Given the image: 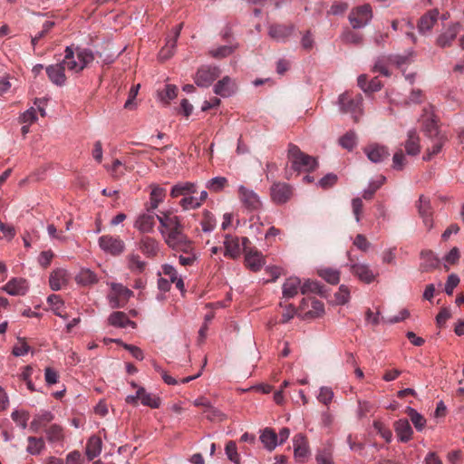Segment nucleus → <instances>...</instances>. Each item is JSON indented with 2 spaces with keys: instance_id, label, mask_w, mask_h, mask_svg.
<instances>
[{
  "instance_id": "nucleus-45",
  "label": "nucleus",
  "mask_w": 464,
  "mask_h": 464,
  "mask_svg": "<svg viewBox=\"0 0 464 464\" xmlns=\"http://www.w3.org/2000/svg\"><path fill=\"white\" fill-rule=\"evenodd\" d=\"M236 49L235 45L225 44L218 47H213L209 50V54L216 59H222L230 55Z\"/></svg>"
},
{
  "instance_id": "nucleus-63",
  "label": "nucleus",
  "mask_w": 464,
  "mask_h": 464,
  "mask_svg": "<svg viewBox=\"0 0 464 464\" xmlns=\"http://www.w3.org/2000/svg\"><path fill=\"white\" fill-rule=\"evenodd\" d=\"M322 292V285L315 281L307 280L305 281L301 287V293L303 295L308 294V293H321Z\"/></svg>"
},
{
  "instance_id": "nucleus-8",
  "label": "nucleus",
  "mask_w": 464,
  "mask_h": 464,
  "mask_svg": "<svg viewBox=\"0 0 464 464\" xmlns=\"http://www.w3.org/2000/svg\"><path fill=\"white\" fill-rule=\"evenodd\" d=\"M220 69L218 66L203 65L201 66L194 78L195 83L198 87H208L220 75Z\"/></svg>"
},
{
  "instance_id": "nucleus-47",
  "label": "nucleus",
  "mask_w": 464,
  "mask_h": 464,
  "mask_svg": "<svg viewBox=\"0 0 464 464\" xmlns=\"http://www.w3.org/2000/svg\"><path fill=\"white\" fill-rule=\"evenodd\" d=\"M29 445L26 451L31 455H38L44 448V441L42 438L28 437Z\"/></svg>"
},
{
  "instance_id": "nucleus-10",
  "label": "nucleus",
  "mask_w": 464,
  "mask_h": 464,
  "mask_svg": "<svg viewBox=\"0 0 464 464\" xmlns=\"http://www.w3.org/2000/svg\"><path fill=\"white\" fill-rule=\"evenodd\" d=\"M347 266H349L352 274L365 284H371L378 276V274L375 273L367 263H354L351 260L350 263L347 264Z\"/></svg>"
},
{
  "instance_id": "nucleus-22",
  "label": "nucleus",
  "mask_w": 464,
  "mask_h": 464,
  "mask_svg": "<svg viewBox=\"0 0 464 464\" xmlns=\"http://www.w3.org/2000/svg\"><path fill=\"white\" fill-rule=\"evenodd\" d=\"M439 12L436 9L430 10L423 14L418 23V30L420 34L430 32L438 21Z\"/></svg>"
},
{
  "instance_id": "nucleus-40",
  "label": "nucleus",
  "mask_w": 464,
  "mask_h": 464,
  "mask_svg": "<svg viewBox=\"0 0 464 464\" xmlns=\"http://www.w3.org/2000/svg\"><path fill=\"white\" fill-rule=\"evenodd\" d=\"M228 184V180L225 177L218 176L208 179L206 182V188L212 192L218 193L222 191Z\"/></svg>"
},
{
  "instance_id": "nucleus-25",
  "label": "nucleus",
  "mask_w": 464,
  "mask_h": 464,
  "mask_svg": "<svg viewBox=\"0 0 464 464\" xmlns=\"http://www.w3.org/2000/svg\"><path fill=\"white\" fill-rule=\"evenodd\" d=\"M225 256L231 258H237L241 254V245L237 237L225 236L224 240Z\"/></svg>"
},
{
  "instance_id": "nucleus-42",
  "label": "nucleus",
  "mask_w": 464,
  "mask_h": 464,
  "mask_svg": "<svg viewBox=\"0 0 464 464\" xmlns=\"http://www.w3.org/2000/svg\"><path fill=\"white\" fill-rule=\"evenodd\" d=\"M46 437L49 442H62L64 439L63 428L57 424H53L46 430Z\"/></svg>"
},
{
  "instance_id": "nucleus-29",
  "label": "nucleus",
  "mask_w": 464,
  "mask_h": 464,
  "mask_svg": "<svg viewBox=\"0 0 464 464\" xmlns=\"http://www.w3.org/2000/svg\"><path fill=\"white\" fill-rule=\"evenodd\" d=\"M102 450V441L100 437L91 436L86 443L85 454L89 460L98 457Z\"/></svg>"
},
{
  "instance_id": "nucleus-61",
  "label": "nucleus",
  "mask_w": 464,
  "mask_h": 464,
  "mask_svg": "<svg viewBox=\"0 0 464 464\" xmlns=\"http://www.w3.org/2000/svg\"><path fill=\"white\" fill-rule=\"evenodd\" d=\"M182 24L177 25L171 32V34L167 37L166 44L164 47L171 49L175 52L178 38L179 37Z\"/></svg>"
},
{
  "instance_id": "nucleus-64",
  "label": "nucleus",
  "mask_w": 464,
  "mask_h": 464,
  "mask_svg": "<svg viewBox=\"0 0 464 464\" xmlns=\"http://www.w3.org/2000/svg\"><path fill=\"white\" fill-rule=\"evenodd\" d=\"M373 428L385 440V441L390 442L392 440V433L383 425L382 422L375 420L373 422Z\"/></svg>"
},
{
  "instance_id": "nucleus-4",
  "label": "nucleus",
  "mask_w": 464,
  "mask_h": 464,
  "mask_svg": "<svg viewBox=\"0 0 464 464\" xmlns=\"http://www.w3.org/2000/svg\"><path fill=\"white\" fill-rule=\"evenodd\" d=\"M165 243L177 251L188 252L191 249V243L183 233V226L162 236Z\"/></svg>"
},
{
  "instance_id": "nucleus-19",
  "label": "nucleus",
  "mask_w": 464,
  "mask_h": 464,
  "mask_svg": "<svg viewBox=\"0 0 464 464\" xmlns=\"http://www.w3.org/2000/svg\"><path fill=\"white\" fill-rule=\"evenodd\" d=\"M416 57V53L412 48L407 49L401 54H391L387 57V61L401 69L403 66L411 63Z\"/></svg>"
},
{
  "instance_id": "nucleus-50",
  "label": "nucleus",
  "mask_w": 464,
  "mask_h": 464,
  "mask_svg": "<svg viewBox=\"0 0 464 464\" xmlns=\"http://www.w3.org/2000/svg\"><path fill=\"white\" fill-rule=\"evenodd\" d=\"M178 88L173 84H167L164 91L159 92V98L165 105L177 97Z\"/></svg>"
},
{
  "instance_id": "nucleus-23",
  "label": "nucleus",
  "mask_w": 464,
  "mask_h": 464,
  "mask_svg": "<svg viewBox=\"0 0 464 464\" xmlns=\"http://www.w3.org/2000/svg\"><path fill=\"white\" fill-rule=\"evenodd\" d=\"M69 276L67 271L63 268H57L53 270L50 275V287L53 291H58L67 284Z\"/></svg>"
},
{
  "instance_id": "nucleus-38",
  "label": "nucleus",
  "mask_w": 464,
  "mask_h": 464,
  "mask_svg": "<svg viewBox=\"0 0 464 464\" xmlns=\"http://www.w3.org/2000/svg\"><path fill=\"white\" fill-rule=\"evenodd\" d=\"M318 276L332 285H336L340 281V271L331 267H323L318 269Z\"/></svg>"
},
{
  "instance_id": "nucleus-7",
  "label": "nucleus",
  "mask_w": 464,
  "mask_h": 464,
  "mask_svg": "<svg viewBox=\"0 0 464 464\" xmlns=\"http://www.w3.org/2000/svg\"><path fill=\"white\" fill-rule=\"evenodd\" d=\"M98 244L103 252L114 256L121 255L125 250V243L120 237L104 235L99 237Z\"/></svg>"
},
{
  "instance_id": "nucleus-58",
  "label": "nucleus",
  "mask_w": 464,
  "mask_h": 464,
  "mask_svg": "<svg viewBox=\"0 0 464 464\" xmlns=\"http://www.w3.org/2000/svg\"><path fill=\"white\" fill-rule=\"evenodd\" d=\"M204 218L201 221V227L205 233H209L214 230L216 227V219L212 213L208 210L204 211Z\"/></svg>"
},
{
  "instance_id": "nucleus-54",
  "label": "nucleus",
  "mask_w": 464,
  "mask_h": 464,
  "mask_svg": "<svg viewBox=\"0 0 464 464\" xmlns=\"http://www.w3.org/2000/svg\"><path fill=\"white\" fill-rule=\"evenodd\" d=\"M225 452L227 459L235 464H240V455L237 452V444L235 441L230 440L227 443Z\"/></svg>"
},
{
  "instance_id": "nucleus-46",
  "label": "nucleus",
  "mask_w": 464,
  "mask_h": 464,
  "mask_svg": "<svg viewBox=\"0 0 464 464\" xmlns=\"http://www.w3.org/2000/svg\"><path fill=\"white\" fill-rule=\"evenodd\" d=\"M423 128L426 135L429 136L430 138H433L436 136H443L442 134L440 133L437 122L432 115L426 117V119L424 120Z\"/></svg>"
},
{
  "instance_id": "nucleus-18",
  "label": "nucleus",
  "mask_w": 464,
  "mask_h": 464,
  "mask_svg": "<svg viewBox=\"0 0 464 464\" xmlns=\"http://www.w3.org/2000/svg\"><path fill=\"white\" fill-rule=\"evenodd\" d=\"M461 31V24L459 23L450 24L442 32L437 39V44L440 47H446L450 45L451 42L456 38L459 33Z\"/></svg>"
},
{
  "instance_id": "nucleus-27",
  "label": "nucleus",
  "mask_w": 464,
  "mask_h": 464,
  "mask_svg": "<svg viewBox=\"0 0 464 464\" xmlns=\"http://www.w3.org/2000/svg\"><path fill=\"white\" fill-rule=\"evenodd\" d=\"M246 266L253 272L259 271L265 265L263 255L257 250H248L245 255Z\"/></svg>"
},
{
  "instance_id": "nucleus-52",
  "label": "nucleus",
  "mask_w": 464,
  "mask_h": 464,
  "mask_svg": "<svg viewBox=\"0 0 464 464\" xmlns=\"http://www.w3.org/2000/svg\"><path fill=\"white\" fill-rule=\"evenodd\" d=\"M385 177L381 176L378 180L369 182L368 188L363 189L362 198L364 199H371L375 191L384 183Z\"/></svg>"
},
{
  "instance_id": "nucleus-62",
  "label": "nucleus",
  "mask_w": 464,
  "mask_h": 464,
  "mask_svg": "<svg viewBox=\"0 0 464 464\" xmlns=\"http://www.w3.org/2000/svg\"><path fill=\"white\" fill-rule=\"evenodd\" d=\"M335 301L338 304H345L350 300V291L344 285H340L338 291L334 295Z\"/></svg>"
},
{
  "instance_id": "nucleus-31",
  "label": "nucleus",
  "mask_w": 464,
  "mask_h": 464,
  "mask_svg": "<svg viewBox=\"0 0 464 464\" xmlns=\"http://www.w3.org/2000/svg\"><path fill=\"white\" fill-rule=\"evenodd\" d=\"M150 188V206L147 208L154 211L164 201L166 189L157 184H151Z\"/></svg>"
},
{
  "instance_id": "nucleus-21",
  "label": "nucleus",
  "mask_w": 464,
  "mask_h": 464,
  "mask_svg": "<svg viewBox=\"0 0 464 464\" xmlns=\"http://www.w3.org/2000/svg\"><path fill=\"white\" fill-rule=\"evenodd\" d=\"M418 209L426 228L429 230L431 229L433 227V221L430 199L424 196H420L419 198Z\"/></svg>"
},
{
  "instance_id": "nucleus-9",
  "label": "nucleus",
  "mask_w": 464,
  "mask_h": 464,
  "mask_svg": "<svg viewBox=\"0 0 464 464\" xmlns=\"http://www.w3.org/2000/svg\"><path fill=\"white\" fill-rule=\"evenodd\" d=\"M157 220L160 223L159 232L160 233L161 237L172 230L179 229L183 226L181 224L180 218L178 216L173 215L168 211L160 212L157 216Z\"/></svg>"
},
{
  "instance_id": "nucleus-56",
  "label": "nucleus",
  "mask_w": 464,
  "mask_h": 464,
  "mask_svg": "<svg viewBox=\"0 0 464 464\" xmlns=\"http://www.w3.org/2000/svg\"><path fill=\"white\" fill-rule=\"evenodd\" d=\"M203 412L206 415V418L211 421H221L225 419V414L211 403L203 411Z\"/></svg>"
},
{
  "instance_id": "nucleus-15",
  "label": "nucleus",
  "mask_w": 464,
  "mask_h": 464,
  "mask_svg": "<svg viewBox=\"0 0 464 464\" xmlns=\"http://www.w3.org/2000/svg\"><path fill=\"white\" fill-rule=\"evenodd\" d=\"M270 191L272 200L276 204L285 203L292 196V188L286 183H275L271 187Z\"/></svg>"
},
{
  "instance_id": "nucleus-53",
  "label": "nucleus",
  "mask_w": 464,
  "mask_h": 464,
  "mask_svg": "<svg viewBox=\"0 0 464 464\" xmlns=\"http://www.w3.org/2000/svg\"><path fill=\"white\" fill-rule=\"evenodd\" d=\"M341 39L343 43L352 44H361L362 42V36L351 29L344 30L341 35Z\"/></svg>"
},
{
  "instance_id": "nucleus-41",
  "label": "nucleus",
  "mask_w": 464,
  "mask_h": 464,
  "mask_svg": "<svg viewBox=\"0 0 464 464\" xmlns=\"http://www.w3.org/2000/svg\"><path fill=\"white\" fill-rule=\"evenodd\" d=\"M406 413L409 415L412 424L414 425L415 429L418 431H421L425 425H426V420L425 418L419 413L415 409L408 406L406 408Z\"/></svg>"
},
{
  "instance_id": "nucleus-26",
  "label": "nucleus",
  "mask_w": 464,
  "mask_h": 464,
  "mask_svg": "<svg viewBox=\"0 0 464 464\" xmlns=\"http://www.w3.org/2000/svg\"><path fill=\"white\" fill-rule=\"evenodd\" d=\"M293 446L295 459L299 461H304L309 453L308 445L304 436L301 433L295 435L293 439Z\"/></svg>"
},
{
  "instance_id": "nucleus-57",
  "label": "nucleus",
  "mask_w": 464,
  "mask_h": 464,
  "mask_svg": "<svg viewBox=\"0 0 464 464\" xmlns=\"http://www.w3.org/2000/svg\"><path fill=\"white\" fill-rule=\"evenodd\" d=\"M12 420L22 429L27 427L29 413L26 411L14 410L11 414Z\"/></svg>"
},
{
  "instance_id": "nucleus-16",
  "label": "nucleus",
  "mask_w": 464,
  "mask_h": 464,
  "mask_svg": "<svg viewBox=\"0 0 464 464\" xmlns=\"http://www.w3.org/2000/svg\"><path fill=\"white\" fill-rule=\"evenodd\" d=\"M65 66L63 64V62H60L55 64H52L46 67V73L50 79V81L57 85L63 86L66 82L65 76Z\"/></svg>"
},
{
  "instance_id": "nucleus-14",
  "label": "nucleus",
  "mask_w": 464,
  "mask_h": 464,
  "mask_svg": "<svg viewBox=\"0 0 464 464\" xmlns=\"http://www.w3.org/2000/svg\"><path fill=\"white\" fill-rule=\"evenodd\" d=\"M363 150L372 163L383 162L390 156V151L386 146L376 143L368 145Z\"/></svg>"
},
{
  "instance_id": "nucleus-12",
  "label": "nucleus",
  "mask_w": 464,
  "mask_h": 464,
  "mask_svg": "<svg viewBox=\"0 0 464 464\" xmlns=\"http://www.w3.org/2000/svg\"><path fill=\"white\" fill-rule=\"evenodd\" d=\"M157 216L158 215L154 214L153 210L147 208L146 212H143L137 217L134 222V227L141 233L153 232Z\"/></svg>"
},
{
  "instance_id": "nucleus-55",
  "label": "nucleus",
  "mask_w": 464,
  "mask_h": 464,
  "mask_svg": "<svg viewBox=\"0 0 464 464\" xmlns=\"http://www.w3.org/2000/svg\"><path fill=\"white\" fill-rule=\"evenodd\" d=\"M334 396V393L332 388H330L328 386H322L319 389V393L316 396V399L318 400V401H320L324 405L328 406L331 403V401H333Z\"/></svg>"
},
{
  "instance_id": "nucleus-34",
  "label": "nucleus",
  "mask_w": 464,
  "mask_h": 464,
  "mask_svg": "<svg viewBox=\"0 0 464 464\" xmlns=\"http://www.w3.org/2000/svg\"><path fill=\"white\" fill-rule=\"evenodd\" d=\"M260 440L268 451L274 450L279 445L277 434L269 428H266L263 430L260 435Z\"/></svg>"
},
{
  "instance_id": "nucleus-1",
  "label": "nucleus",
  "mask_w": 464,
  "mask_h": 464,
  "mask_svg": "<svg viewBox=\"0 0 464 464\" xmlns=\"http://www.w3.org/2000/svg\"><path fill=\"white\" fill-rule=\"evenodd\" d=\"M94 60L93 53L87 48L67 46L63 64L68 72L78 73Z\"/></svg>"
},
{
  "instance_id": "nucleus-20",
  "label": "nucleus",
  "mask_w": 464,
  "mask_h": 464,
  "mask_svg": "<svg viewBox=\"0 0 464 464\" xmlns=\"http://www.w3.org/2000/svg\"><path fill=\"white\" fill-rule=\"evenodd\" d=\"M198 191V186L194 182L185 181L178 182L170 190L171 198L186 197L188 195H194Z\"/></svg>"
},
{
  "instance_id": "nucleus-17",
  "label": "nucleus",
  "mask_w": 464,
  "mask_h": 464,
  "mask_svg": "<svg viewBox=\"0 0 464 464\" xmlns=\"http://www.w3.org/2000/svg\"><path fill=\"white\" fill-rule=\"evenodd\" d=\"M28 289V282L22 277L13 278L4 286V290L10 295H24Z\"/></svg>"
},
{
  "instance_id": "nucleus-60",
  "label": "nucleus",
  "mask_w": 464,
  "mask_h": 464,
  "mask_svg": "<svg viewBox=\"0 0 464 464\" xmlns=\"http://www.w3.org/2000/svg\"><path fill=\"white\" fill-rule=\"evenodd\" d=\"M179 206L183 210H190L199 208L197 197H194L193 195H188L182 198L179 201Z\"/></svg>"
},
{
  "instance_id": "nucleus-28",
  "label": "nucleus",
  "mask_w": 464,
  "mask_h": 464,
  "mask_svg": "<svg viewBox=\"0 0 464 464\" xmlns=\"http://www.w3.org/2000/svg\"><path fill=\"white\" fill-rule=\"evenodd\" d=\"M301 280L298 277L291 276L285 280L282 286L283 297L290 299L295 297L301 291Z\"/></svg>"
},
{
  "instance_id": "nucleus-30",
  "label": "nucleus",
  "mask_w": 464,
  "mask_h": 464,
  "mask_svg": "<svg viewBox=\"0 0 464 464\" xmlns=\"http://www.w3.org/2000/svg\"><path fill=\"white\" fill-rule=\"evenodd\" d=\"M108 322L111 325L118 328H126L127 326H130L134 328L136 324L130 320L127 314L123 312H113L108 317Z\"/></svg>"
},
{
  "instance_id": "nucleus-44",
  "label": "nucleus",
  "mask_w": 464,
  "mask_h": 464,
  "mask_svg": "<svg viewBox=\"0 0 464 464\" xmlns=\"http://www.w3.org/2000/svg\"><path fill=\"white\" fill-rule=\"evenodd\" d=\"M431 140H432V145H431V148H429L428 149V152H427V155L423 157V159L425 160H430L432 156L438 154L443 145H444V142L446 140V138L443 136H436V137H433V138H430Z\"/></svg>"
},
{
  "instance_id": "nucleus-51",
  "label": "nucleus",
  "mask_w": 464,
  "mask_h": 464,
  "mask_svg": "<svg viewBox=\"0 0 464 464\" xmlns=\"http://www.w3.org/2000/svg\"><path fill=\"white\" fill-rule=\"evenodd\" d=\"M339 143L343 148L352 150L357 144L356 133L353 130L346 132L340 138Z\"/></svg>"
},
{
  "instance_id": "nucleus-36",
  "label": "nucleus",
  "mask_w": 464,
  "mask_h": 464,
  "mask_svg": "<svg viewBox=\"0 0 464 464\" xmlns=\"http://www.w3.org/2000/svg\"><path fill=\"white\" fill-rule=\"evenodd\" d=\"M420 256L422 259L420 266L423 271H430L440 264V259L430 250L422 251Z\"/></svg>"
},
{
  "instance_id": "nucleus-49",
  "label": "nucleus",
  "mask_w": 464,
  "mask_h": 464,
  "mask_svg": "<svg viewBox=\"0 0 464 464\" xmlns=\"http://www.w3.org/2000/svg\"><path fill=\"white\" fill-rule=\"evenodd\" d=\"M128 266L132 272L140 273L145 269L146 263L139 255L131 254L128 256Z\"/></svg>"
},
{
  "instance_id": "nucleus-39",
  "label": "nucleus",
  "mask_w": 464,
  "mask_h": 464,
  "mask_svg": "<svg viewBox=\"0 0 464 464\" xmlns=\"http://www.w3.org/2000/svg\"><path fill=\"white\" fill-rule=\"evenodd\" d=\"M78 284L82 285H93L98 281L96 274L87 268L82 269L75 277Z\"/></svg>"
},
{
  "instance_id": "nucleus-11",
  "label": "nucleus",
  "mask_w": 464,
  "mask_h": 464,
  "mask_svg": "<svg viewBox=\"0 0 464 464\" xmlns=\"http://www.w3.org/2000/svg\"><path fill=\"white\" fill-rule=\"evenodd\" d=\"M238 197L243 206L248 210H257L262 206L259 196L243 185L238 186Z\"/></svg>"
},
{
  "instance_id": "nucleus-3",
  "label": "nucleus",
  "mask_w": 464,
  "mask_h": 464,
  "mask_svg": "<svg viewBox=\"0 0 464 464\" xmlns=\"http://www.w3.org/2000/svg\"><path fill=\"white\" fill-rule=\"evenodd\" d=\"M362 101V97L360 94L353 97L348 92H343L339 95L337 105L342 113L351 114L353 120L357 121L363 112Z\"/></svg>"
},
{
  "instance_id": "nucleus-32",
  "label": "nucleus",
  "mask_w": 464,
  "mask_h": 464,
  "mask_svg": "<svg viewBox=\"0 0 464 464\" xmlns=\"http://www.w3.org/2000/svg\"><path fill=\"white\" fill-rule=\"evenodd\" d=\"M139 248L147 256H155L159 252V243L155 238L143 237L139 243Z\"/></svg>"
},
{
  "instance_id": "nucleus-5",
  "label": "nucleus",
  "mask_w": 464,
  "mask_h": 464,
  "mask_svg": "<svg viewBox=\"0 0 464 464\" xmlns=\"http://www.w3.org/2000/svg\"><path fill=\"white\" fill-rule=\"evenodd\" d=\"M111 293L108 295L109 304L111 308L123 307L133 295V292L119 283H111Z\"/></svg>"
},
{
  "instance_id": "nucleus-6",
  "label": "nucleus",
  "mask_w": 464,
  "mask_h": 464,
  "mask_svg": "<svg viewBox=\"0 0 464 464\" xmlns=\"http://www.w3.org/2000/svg\"><path fill=\"white\" fill-rule=\"evenodd\" d=\"M372 18V8L369 5H363L353 9L348 16L353 29L363 28Z\"/></svg>"
},
{
  "instance_id": "nucleus-2",
  "label": "nucleus",
  "mask_w": 464,
  "mask_h": 464,
  "mask_svg": "<svg viewBox=\"0 0 464 464\" xmlns=\"http://www.w3.org/2000/svg\"><path fill=\"white\" fill-rule=\"evenodd\" d=\"M287 158L291 162L292 169L297 172L313 171L317 167L315 158L304 153L296 145L289 144Z\"/></svg>"
},
{
  "instance_id": "nucleus-43",
  "label": "nucleus",
  "mask_w": 464,
  "mask_h": 464,
  "mask_svg": "<svg viewBox=\"0 0 464 464\" xmlns=\"http://www.w3.org/2000/svg\"><path fill=\"white\" fill-rule=\"evenodd\" d=\"M317 464H333V446L328 444L316 453Z\"/></svg>"
},
{
  "instance_id": "nucleus-13",
  "label": "nucleus",
  "mask_w": 464,
  "mask_h": 464,
  "mask_svg": "<svg viewBox=\"0 0 464 464\" xmlns=\"http://www.w3.org/2000/svg\"><path fill=\"white\" fill-rule=\"evenodd\" d=\"M213 91L215 94L222 98H228L237 92V84L236 80L225 76L214 85Z\"/></svg>"
},
{
  "instance_id": "nucleus-33",
  "label": "nucleus",
  "mask_w": 464,
  "mask_h": 464,
  "mask_svg": "<svg viewBox=\"0 0 464 464\" xmlns=\"http://www.w3.org/2000/svg\"><path fill=\"white\" fill-rule=\"evenodd\" d=\"M292 27L283 24L270 25L268 34L271 38L277 42H283L290 36Z\"/></svg>"
},
{
  "instance_id": "nucleus-48",
  "label": "nucleus",
  "mask_w": 464,
  "mask_h": 464,
  "mask_svg": "<svg viewBox=\"0 0 464 464\" xmlns=\"http://www.w3.org/2000/svg\"><path fill=\"white\" fill-rule=\"evenodd\" d=\"M140 394V401L143 405L150 407L152 409H158L160 406V397L147 392L146 390L143 388V392Z\"/></svg>"
},
{
  "instance_id": "nucleus-24",
  "label": "nucleus",
  "mask_w": 464,
  "mask_h": 464,
  "mask_svg": "<svg viewBox=\"0 0 464 464\" xmlns=\"http://www.w3.org/2000/svg\"><path fill=\"white\" fill-rule=\"evenodd\" d=\"M394 430L399 441H409L413 434L412 428L407 419H401L394 423Z\"/></svg>"
},
{
  "instance_id": "nucleus-37",
  "label": "nucleus",
  "mask_w": 464,
  "mask_h": 464,
  "mask_svg": "<svg viewBox=\"0 0 464 464\" xmlns=\"http://www.w3.org/2000/svg\"><path fill=\"white\" fill-rule=\"evenodd\" d=\"M47 303L51 305L53 312L55 315L66 320L68 318L67 314L63 313V308L64 305L62 298L57 295H51L47 298Z\"/></svg>"
},
{
  "instance_id": "nucleus-35",
  "label": "nucleus",
  "mask_w": 464,
  "mask_h": 464,
  "mask_svg": "<svg viewBox=\"0 0 464 464\" xmlns=\"http://www.w3.org/2000/svg\"><path fill=\"white\" fill-rule=\"evenodd\" d=\"M419 142L420 139L416 130H410L407 134V140L405 141V150L408 155L415 156L420 152Z\"/></svg>"
},
{
  "instance_id": "nucleus-59",
  "label": "nucleus",
  "mask_w": 464,
  "mask_h": 464,
  "mask_svg": "<svg viewBox=\"0 0 464 464\" xmlns=\"http://www.w3.org/2000/svg\"><path fill=\"white\" fill-rule=\"evenodd\" d=\"M30 351V346L27 344L24 338H18L17 343L13 347L12 353L16 356H24Z\"/></svg>"
}]
</instances>
